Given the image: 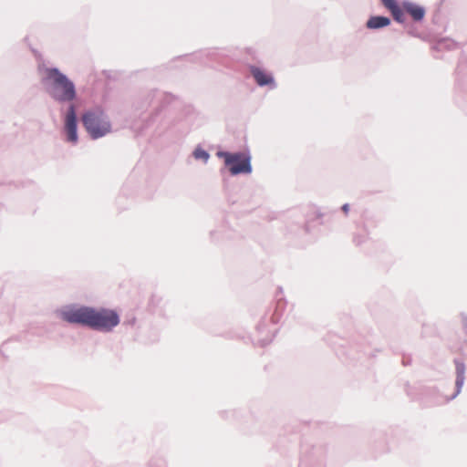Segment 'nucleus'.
<instances>
[{
    "instance_id": "nucleus-1",
    "label": "nucleus",
    "mask_w": 467,
    "mask_h": 467,
    "mask_svg": "<svg viewBox=\"0 0 467 467\" xmlns=\"http://www.w3.org/2000/svg\"><path fill=\"white\" fill-rule=\"evenodd\" d=\"M63 319L69 323L81 324L98 330L109 331L119 323L118 314L110 309L79 307L62 313Z\"/></svg>"
},
{
    "instance_id": "nucleus-2",
    "label": "nucleus",
    "mask_w": 467,
    "mask_h": 467,
    "mask_svg": "<svg viewBox=\"0 0 467 467\" xmlns=\"http://www.w3.org/2000/svg\"><path fill=\"white\" fill-rule=\"evenodd\" d=\"M48 78L52 80V96L58 101H71L76 97L73 82L57 69H50Z\"/></svg>"
},
{
    "instance_id": "nucleus-3",
    "label": "nucleus",
    "mask_w": 467,
    "mask_h": 467,
    "mask_svg": "<svg viewBox=\"0 0 467 467\" xmlns=\"http://www.w3.org/2000/svg\"><path fill=\"white\" fill-rule=\"evenodd\" d=\"M82 122L93 139L102 137L110 130V124L100 110L85 113L82 117Z\"/></svg>"
},
{
    "instance_id": "nucleus-4",
    "label": "nucleus",
    "mask_w": 467,
    "mask_h": 467,
    "mask_svg": "<svg viewBox=\"0 0 467 467\" xmlns=\"http://www.w3.org/2000/svg\"><path fill=\"white\" fill-rule=\"evenodd\" d=\"M225 164L229 166L233 175L239 173H250L252 171L250 158L243 153H223Z\"/></svg>"
},
{
    "instance_id": "nucleus-5",
    "label": "nucleus",
    "mask_w": 467,
    "mask_h": 467,
    "mask_svg": "<svg viewBox=\"0 0 467 467\" xmlns=\"http://www.w3.org/2000/svg\"><path fill=\"white\" fill-rule=\"evenodd\" d=\"M65 129L67 134V140L76 142L78 140L77 134V119L76 109L74 105H70L66 116Z\"/></svg>"
},
{
    "instance_id": "nucleus-6",
    "label": "nucleus",
    "mask_w": 467,
    "mask_h": 467,
    "mask_svg": "<svg viewBox=\"0 0 467 467\" xmlns=\"http://www.w3.org/2000/svg\"><path fill=\"white\" fill-rule=\"evenodd\" d=\"M251 72H252V75L254 78L256 83L259 86L274 84L273 77L270 74L266 73L265 71H264L258 67H252Z\"/></svg>"
},
{
    "instance_id": "nucleus-7",
    "label": "nucleus",
    "mask_w": 467,
    "mask_h": 467,
    "mask_svg": "<svg viewBox=\"0 0 467 467\" xmlns=\"http://www.w3.org/2000/svg\"><path fill=\"white\" fill-rule=\"evenodd\" d=\"M404 11L408 13L415 21H420L425 16V10L422 6L406 3L403 5Z\"/></svg>"
},
{
    "instance_id": "nucleus-8",
    "label": "nucleus",
    "mask_w": 467,
    "mask_h": 467,
    "mask_svg": "<svg viewBox=\"0 0 467 467\" xmlns=\"http://www.w3.org/2000/svg\"><path fill=\"white\" fill-rule=\"evenodd\" d=\"M390 20L385 16H372L367 22V27L370 29H377L389 26Z\"/></svg>"
},
{
    "instance_id": "nucleus-9",
    "label": "nucleus",
    "mask_w": 467,
    "mask_h": 467,
    "mask_svg": "<svg viewBox=\"0 0 467 467\" xmlns=\"http://www.w3.org/2000/svg\"><path fill=\"white\" fill-rule=\"evenodd\" d=\"M389 10L391 12L394 19L398 22H403L404 21V8H400L399 5L396 3L391 7L389 8Z\"/></svg>"
},
{
    "instance_id": "nucleus-10",
    "label": "nucleus",
    "mask_w": 467,
    "mask_h": 467,
    "mask_svg": "<svg viewBox=\"0 0 467 467\" xmlns=\"http://www.w3.org/2000/svg\"><path fill=\"white\" fill-rule=\"evenodd\" d=\"M456 368H457V373H458V377H457V380H456V384L458 386H462V383H463V379H464V377H463V374H464V367L462 364L461 363H457L456 365Z\"/></svg>"
},
{
    "instance_id": "nucleus-11",
    "label": "nucleus",
    "mask_w": 467,
    "mask_h": 467,
    "mask_svg": "<svg viewBox=\"0 0 467 467\" xmlns=\"http://www.w3.org/2000/svg\"><path fill=\"white\" fill-rule=\"evenodd\" d=\"M194 156L196 159L207 160L209 158V154L205 150L201 149H198L194 151Z\"/></svg>"
},
{
    "instance_id": "nucleus-12",
    "label": "nucleus",
    "mask_w": 467,
    "mask_h": 467,
    "mask_svg": "<svg viewBox=\"0 0 467 467\" xmlns=\"http://www.w3.org/2000/svg\"><path fill=\"white\" fill-rule=\"evenodd\" d=\"M381 2L388 9L397 3L395 0H381Z\"/></svg>"
},
{
    "instance_id": "nucleus-13",
    "label": "nucleus",
    "mask_w": 467,
    "mask_h": 467,
    "mask_svg": "<svg viewBox=\"0 0 467 467\" xmlns=\"http://www.w3.org/2000/svg\"><path fill=\"white\" fill-rule=\"evenodd\" d=\"M342 209L347 213L348 212V204L343 205Z\"/></svg>"
}]
</instances>
